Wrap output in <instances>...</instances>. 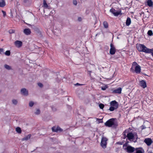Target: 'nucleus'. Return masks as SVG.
Here are the masks:
<instances>
[{"label":"nucleus","instance_id":"5701e85b","mask_svg":"<svg viewBox=\"0 0 153 153\" xmlns=\"http://www.w3.org/2000/svg\"><path fill=\"white\" fill-rule=\"evenodd\" d=\"M4 67L6 69L8 70H10L11 69V67L7 64H5L4 65Z\"/></svg>","mask_w":153,"mask_h":153},{"label":"nucleus","instance_id":"f03ea898","mask_svg":"<svg viewBox=\"0 0 153 153\" xmlns=\"http://www.w3.org/2000/svg\"><path fill=\"white\" fill-rule=\"evenodd\" d=\"M126 137L130 141L134 140V142L136 141L138 139V136L137 133L135 132L134 133L129 132L127 134Z\"/></svg>","mask_w":153,"mask_h":153},{"label":"nucleus","instance_id":"9d476101","mask_svg":"<svg viewBox=\"0 0 153 153\" xmlns=\"http://www.w3.org/2000/svg\"><path fill=\"white\" fill-rule=\"evenodd\" d=\"M144 142L148 146H150L151 145L153 141L150 138H146L144 140Z\"/></svg>","mask_w":153,"mask_h":153},{"label":"nucleus","instance_id":"4c0bfd02","mask_svg":"<svg viewBox=\"0 0 153 153\" xmlns=\"http://www.w3.org/2000/svg\"><path fill=\"white\" fill-rule=\"evenodd\" d=\"M38 85L40 87H42L43 86V85L40 83H38Z\"/></svg>","mask_w":153,"mask_h":153},{"label":"nucleus","instance_id":"c756f323","mask_svg":"<svg viewBox=\"0 0 153 153\" xmlns=\"http://www.w3.org/2000/svg\"><path fill=\"white\" fill-rule=\"evenodd\" d=\"M116 109V108H114V107H113L111 106V107L109 108L108 109V110H110L111 111H113Z\"/></svg>","mask_w":153,"mask_h":153},{"label":"nucleus","instance_id":"dca6fc26","mask_svg":"<svg viewBox=\"0 0 153 153\" xmlns=\"http://www.w3.org/2000/svg\"><path fill=\"white\" fill-rule=\"evenodd\" d=\"M23 32L25 34L27 35H30L31 33L30 29L29 28L25 29L24 30Z\"/></svg>","mask_w":153,"mask_h":153},{"label":"nucleus","instance_id":"423d86ee","mask_svg":"<svg viewBox=\"0 0 153 153\" xmlns=\"http://www.w3.org/2000/svg\"><path fill=\"white\" fill-rule=\"evenodd\" d=\"M110 12L112 13L114 16H118L119 15L122 14L121 11H117L114 8H112L110 10Z\"/></svg>","mask_w":153,"mask_h":153},{"label":"nucleus","instance_id":"ddd939ff","mask_svg":"<svg viewBox=\"0 0 153 153\" xmlns=\"http://www.w3.org/2000/svg\"><path fill=\"white\" fill-rule=\"evenodd\" d=\"M144 151L142 148H137L135 149L134 153H144Z\"/></svg>","mask_w":153,"mask_h":153},{"label":"nucleus","instance_id":"6ab92c4d","mask_svg":"<svg viewBox=\"0 0 153 153\" xmlns=\"http://www.w3.org/2000/svg\"><path fill=\"white\" fill-rule=\"evenodd\" d=\"M5 5V3L4 0H0V7H3Z\"/></svg>","mask_w":153,"mask_h":153},{"label":"nucleus","instance_id":"4468645a","mask_svg":"<svg viewBox=\"0 0 153 153\" xmlns=\"http://www.w3.org/2000/svg\"><path fill=\"white\" fill-rule=\"evenodd\" d=\"M122 88L120 87L115 89L112 91L113 93L120 94L121 93Z\"/></svg>","mask_w":153,"mask_h":153},{"label":"nucleus","instance_id":"f257e3e1","mask_svg":"<svg viewBox=\"0 0 153 153\" xmlns=\"http://www.w3.org/2000/svg\"><path fill=\"white\" fill-rule=\"evenodd\" d=\"M130 70L133 73L139 74L140 72L141 67L136 62H134L133 63L132 67L131 68Z\"/></svg>","mask_w":153,"mask_h":153},{"label":"nucleus","instance_id":"20e7f679","mask_svg":"<svg viewBox=\"0 0 153 153\" xmlns=\"http://www.w3.org/2000/svg\"><path fill=\"white\" fill-rule=\"evenodd\" d=\"M107 140L108 139L105 137H103L101 139L100 144L101 146L103 149H105L106 147Z\"/></svg>","mask_w":153,"mask_h":153},{"label":"nucleus","instance_id":"aec40b11","mask_svg":"<svg viewBox=\"0 0 153 153\" xmlns=\"http://www.w3.org/2000/svg\"><path fill=\"white\" fill-rule=\"evenodd\" d=\"M131 23V19L129 17H128L127 18V20H126V25L127 26H129L130 25Z\"/></svg>","mask_w":153,"mask_h":153},{"label":"nucleus","instance_id":"473e14b6","mask_svg":"<svg viewBox=\"0 0 153 153\" xmlns=\"http://www.w3.org/2000/svg\"><path fill=\"white\" fill-rule=\"evenodd\" d=\"M99 107L101 109H103L104 107V105L102 104H100L99 105Z\"/></svg>","mask_w":153,"mask_h":153},{"label":"nucleus","instance_id":"cd10ccee","mask_svg":"<svg viewBox=\"0 0 153 153\" xmlns=\"http://www.w3.org/2000/svg\"><path fill=\"white\" fill-rule=\"evenodd\" d=\"M147 34L150 36H152L153 34L152 30H149L147 32Z\"/></svg>","mask_w":153,"mask_h":153},{"label":"nucleus","instance_id":"2eb2a0df","mask_svg":"<svg viewBox=\"0 0 153 153\" xmlns=\"http://www.w3.org/2000/svg\"><path fill=\"white\" fill-rule=\"evenodd\" d=\"M140 85L143 88H145L146 87V83L144 80H142L140 82Z\"/></svg>","mask_w":153,"mask_h":153},{"label":"nucleus","instance_id":"58836bf2","mask_svg":"<svg viewBox=\"0 0 153 153\" xmlns=\"http://www.w3.org/2000/svg\"><path fill=\"white\" fill-rule=\"evenodd\" d=\"M9 14L10 17L12 18L13 17V13L11 11H10V12L9 13Z\"/></svg>","mask_w":153,"mask_h":153},{"label":"nucleus","instance_id":"f704fd0d","mask_svg":"<svg viewBox=\"0 0 153 153\" xmlns=\"http://www.w3.org/2000/svg\"><path fill=\"white\" fill-rule=\"evenodd\" d=\"M9 33L11 34L14 33L15 32V30H13L11 29L9 30Z\"/></svg>","mask_w":153,"mask_h":153},{"label":"nucleus","instance_id":"393cba45","mask_svg":"<svg viewBox=\"0 0 153 153\" xmlns=\"http://www.w3.org/2000/svg\"><path fill=\"white\" fill-rule=\"evenodd\" d=\"M34 104V102L32 101H30L29 102V105L30 107H32L33 105Z\"/></svg>","mask_w":153,"mask_h":153},{"label":"nucleus","instance_id":"a19ab883","mask_svg":"<svg viewBox=\"0 0 153 153\" xmlns=\"http://www.w3.org/2000/svg\"><path fill=\"white\" fill-rule=\"evenodd\" d=\"M75 85H81V84H79V83H77L76 84H75Z\"/></svg>","mask_w":153,"mask_h":153},{"label":"nucleus","instance_id":"2f4dec72","mask_svg":"<svg viewBox=\"0 0 153 153\" xmlns=\"http://www.w3.org/2000/svg\"><path fill=\"white\" fill-rule=\"evenodd\" d=\"M40 110L39 109H37L36 110V111L35 112V114L36 115H38L39 114H40Z\"/></svg>","mask_w":153,"mask_h":153},{"label":"nucleus","instance_id":"c85d7f7f","mask_svg":"<svg viewBox=\"0 0 153 153\" xmlns=\"http://www.w3.org/2000/svg\"><path fill=\"white\" fill-rule=\"evenodd\" d=\"M10 54V51H7L5 53V54L7 56H9Z\"/></svg>","mask_w":153,"mask_h":153},{"label":"nucleus","instance_id":"412c9836","mask_svg":"<svg viewBox=\"0 0 153 153\" xmlns=\"http://www.w3.org/2000/svg\"><path fill=\"white\" fill-rule=\"evenodd\" d=\"M147 4L149 7H152L153 5V3L152 0H148L147 1Z\"/></svg>","mask_w":153,"mask_h":153},{"label":"nucleus","instance_id":"0eeeda50","mask_svg":"<svg viewBox=\"0 0 153 153\" xmlns=\"http://www.w3.org/2000/svg\"><path fill=\"white\" fill-rule=\"evenodd\" d=\"M20 93L21 94L27 96L28 95V90L25 88H22L20 90Z\"/></svg>","mask_w":153,"mask_h":153},{"label":"nucleus","instance_id":"bb28decb","mask_svg":"<svg viewBox=\"0 0 153 153\" xmlns=\"http://www.w3.org/2000/svg\"><path fill=\"white\" fill-rule=\"evenodd\" d=\"M12 102L13 104L16 105L18 101L17 100L13 99L12 100Z\"/></svg>","mask_w":153,"mask_h":153},{"label":"nucleus","instance_id":"a211bd4d","mask_svg":"<svg viewBox=\"0 0 153 153\" xmlns=\"http://www.w3.org/2000/svg\"><path fill=\"white\" fill-rule=\"evenodd\" d=\"M31 136L30 134H29L27 136H25L22 139V141L24 140H28L30 139Z\"/></svg>","mask_w":153,"mask_h":153},{"label":"nucleus","instance_id":"a878e982","mask_svg":"<svg viewBox=\"0 0 153 153\" xmlns=\"http://www.w3.org/2000/svg\"><path fill=\"white\" fill-rule=\"evenodd\" d=\"M43 6L45 8H47L48 7V5L47 4L46 1L45 0H43Z\"/></svg>","mask_w":153,"mask_h":153},{"label":"nucleus","instance_id":"79ce46f5","mask_svg":"<svg viewBox=\"0 0 153 153\" xmlns=\"http://www.w3.org/2000/svg\"><path fill=\"white\" fill-rule=\"evenodd\" d=\"M125 136L124 137V139H125V138L126 137V135L125 134Z\"/></svg>","mask_w":153,"mask_h":153},{"label":"nucleus","instance_id":"7c9ffc66","mask_svg":"<svg viewBox=\"0 0 153 153\" xmlns=\"http://www.w3.org/2000/svg\"><path fill=\"white\" fill-rule=\"evenodd\" d=\"M96 119V120L97 121H98V123L102 122V119H100L97 118Z\"/></svg>","mask_w":153,"mask_h":153},{"label":"nucleus","instance_id":"6e6552de","mask_svg":"<svg viewBox=\"0 0 153 153\" xmlns=\"http://www.w3.org/2000/svg\"><path fill=\"white\" fill-rule=\"evenodd\" d=\"M110 106L117 109L118 107V104L115 100L111 101L110 103Z\"/></svg>","mask_w":153,"mask_h":153},{"label":"nucleus","instance_id":"72a5a7b5","mask_svg":"<svg viewBox=\"0 0 153 153\" xmlns=\"http://www.w3.org/2000/svg\"><path fill=\"white\" fill-rule=\"evenodd\" d=\"M1 12L3 13V17H5L6 16V12L3 10H2Z\"/></svg>","mask_w":153,"mask_h":153},{"label":"nucleus","instance_id":"4be33fe9","mask_svg":"<svg viewBox=\"0 0 153 153\" xmlns=\"http://www.w3.org/2000/svg\"><path fill=\"white\" fill-rule=\"evenodd\" d=\"M16 131L19 134H20L21 133V128L19 127H17L16 128Z\"/></svg>","mask_w":153,"mask_h":153},{"label":"nucleus","instance_id":"c9c22d12","mask_svg":"<svg viewBox=\"0 0 153 153\" xmlns=\"http://www.w3.org/2000/svg\"><path fill=\"white\" fill-rule=\"evenodd\" d=\"M73 4L74 5H76L77 4V1L76 0H73Z\"/></svg>","mask_w":153,"mask_h":153},{"label":"nucleus","instance_id":"7ed1b4c3","mask_svg":"<svg viewBox=\"0 0 153 153\" xmlns=\"http://www.w3.org/2000/svg\"><path fill=\"white\" fill-rule=\"evenodd\" d=\"M137 48L139 51H142L146 53L149 49L143 45L140 44L137 45Z\"/></svg>","mask_w":153,"mask_h":153},{"label":"nucleus","instance_id":"1a4fd4ad","mask_svg":"<svg viewBox=\"0 0 153 153\" xmlns=\"http://www.w3.org/2000/svg\"><path fill=\"white\" fill-rule=\"evenodd\" d=\"M110 54L111 55L114 54L116 52V49L114 45L112 44H110Z\"/></svg>","mask_w":153,"mask_h":153},{"label":"nucleus","instance_id":"e433bc0d","mask_svg":"<svg viewBox=\"0 0 153 153\" xmlns=\"http://www.w3.org/2000/svg\"><path fill=\"white\" fill-rule=\"evenodd\" d=\"M4 51V49L3 48H0V54H2Z\"/></svg>","mask_w":153,"mask_h":153},{"label":"nucleus","instance_id":"ea45409f","mask_svg":"<svg viewBox=\"0 0 153 153\" xmlns=\"http://www.w3.org/2000/svg\"><path fill=\"white\" fill-rule=\"evenodd\" d=\"M106 88L105 87H102V89L103 90H105L106 89Z\"/></svg>","mask_w":153,"mask_h":153},{"label":"nucleus","instance_id":"f8f14e48","mask_svg":"<svg viewBox=\"0 0 153 153\" xmlns=\"http://www.w3.org/2000/svg\"><path fill=\"white\" fill-rule=\"evenodd\" d=\"M135 149L134 147L130 146H128L126 148L127 152L129 153H131L135 152Z\"/></svg>","mask_w":153,"mask_h":153},{"label":"nucleus","instance_id":"39448f33","mask_svg":"<svg viewBox=\"0 0 153 153\" xmlns=\"http://www.w3.org/2000/svg\"><path fill=\"white\" fill-rule=\"evenodd\" d=\"M114 125V119L111 118L107 121L105 123V125L108 127L112 126Z\"/></svg>","mask_w":153,"mask_h":153},{"label":"nucleus","instance_id":"9b49d317","mask_svg":"<svg viewBox=\"0 0 153 153\" xmlns=\"http://www.w3.org/2000/svg\"><path fill=\"white\" fill-rule=\"evenodd\" d=\"M14 44L15 46L18 48H20L22 45V42L19 40L15 41L14 42Z\"/></svg>","mask_w":153,"mask_h":153},{"label":"nucleus","instance_id":"f3484780","mask_svg":"<svg viewBox=\"0 0 153 153\" xmlns=\"http://www.w3.org/2000/svg\"><path fill=\"white\" fill-rule=\"evenodd\" d=\"M52 130L53 132H57L59 131H61V129L59 127L54 126L52 128Z\"/></svg>","mask_w":153,"mask_h":153},{"label":"nucleus","instance_id":"b1692460","mask_svg":"<svg viewBox=\"0 0 153 153\" xmlns=\"http://www.w3.org/2000/svg\"><path fill=\"white\" fill-rule=\"evenodd\" d=\"M103 25L105 28H106L108 27V24L106 21H104L103 22Z\"/></svg>","mask_w":153,"mask_h":153}]
</instances>
